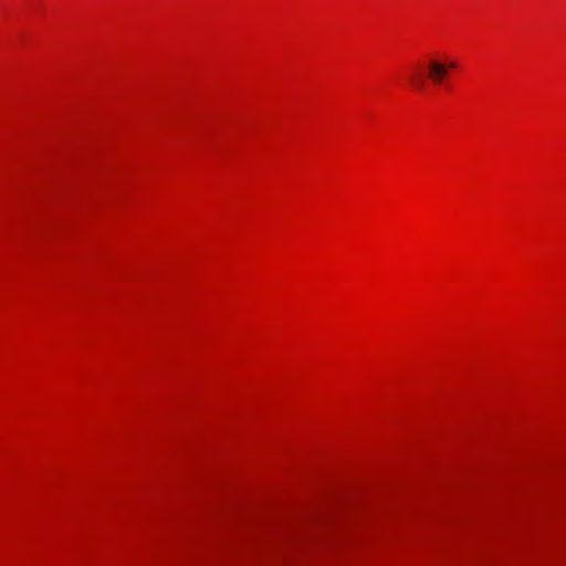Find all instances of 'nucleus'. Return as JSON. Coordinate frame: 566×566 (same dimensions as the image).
Here are the masks:
<instances>
[{"label": "nucleus", "instance_id": "obj_3", "mask_svg": "<svg viewBox=\"0 0 566 566\" xmlns=\"http://www.w3.org/2000/svg\"><path fill=\"white\" fill-rule=\"evenodd\" d=\"M454 66H455V63H453V62L448 65V67H454Z\"/></svg>", "mask_w": 566, "mask_h": 566}, {"label": "nucleus", "instance_id": "obj_1", "mask_svg": "<svg viewBox=\"0 0 566 566\" xmlns=\"http://www.w3.org/2000/svg\"><path fill=\"white\" fill-rule=\"evenodd\" d=\"M448 73V65L439 61H430L428 63V76L436 84L441 83Z\"/></svg>", "mask_w": 566, "mask_h": 566}, {"label": "nucleus", "instance_id": "obj_2", "mask_svg": "<svg viewBox=\"0 0 566 566\" xmlns=\"http://www.w3.org/2000/svg\"><path fill=\"white\" fill-rule=\"evenodd\" d=\"M410 82L418 90H421L423 87V85H424L423 77L421 75H418V74H415V73L410 75Z\"/></svg>", "mask_w": 566, "mask_h": 566}]
</instances>
